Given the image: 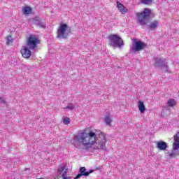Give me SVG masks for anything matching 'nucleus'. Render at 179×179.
I'll list each match as a JSON object with an SVG mask.
<instances>
[{
	"instance_id": "nucleus-1",
	"label": "nucleus",
	"mask_w": 179,
	"mask_h": 179,
	"mask_svg": "<svg viewBox=\"0 0 179 179\" xmlns=\"http://www.w3.org/2000/svg\"><path fill=\"white\" fill-rule=\"evenodd\" d=\"M106 142H107V138L104 133L101 132L99 138H97L96 133L92 131L87 133L85 129L78 131L71 140V143L75 148L83 146L87 149L92 148L95 150H101L105 151L107 150Z\"/></svg>"
},
{
	"instance_id": "nucleus-2",
	"label": "nucleus",
	"mask_w": 179,
	"mask_h": 179,
	"mask_svg": "<svg viewBox=\"0 0 179 179\" xmlns=\"http://www.w3.org/2000/svg\"><path fill=\"white\" fill-rule=\"evenodd\" d=\"M150 9L144 8L143 11L141 13H136V16L141 26H147L148 29L150 30H155L159 27V21L154 20L151 22L149 24V19H150Z\"/></svg>"
},
{
	"instance_id": "nucleus-3",
	"label": "nucleus",
	"mask_w": 179,
	"mask_h": 179,
	"mask_svg": "<svg viewBox=\"0 0 179 179\" xmlns=\"http://www.w3.org/2000/svg\"><path fill=\"white\" fill-rule=\"evenodd\" d=\"M110 45L114 48H121L124 45V41L121 37L117 34H113L109 36Z\"/></svg>"
},
{
	"instance_id": "nucleus-4",
	"label": "nucleus",
	"mask_w": 179,
	"mask_h": 179,
	"mask_svg": "<svg viewBox=\"0 0 179 179\" xmlns=\"http://www.w3.org/2000/svg\"><path fill=\"white\" fill-rule=\"evenodd\" d=\"M69 35V29L68 24H61L57 29V38L60 39L68 38Z\"/></svg>"
},
{
	"instance_id": "nucleus-5",
	"label": "nucleus",
	"mask_w": 179,
	"mask_h": 179,
	"mask_svg": "<svg viewBox=\"0 0 179 179\" xmlns=\"http://www.w3.org/2000/svg\"><path fill=\"white\" fill-rule=\"evenodd\" d=\"M39 43L40 41L38 38L34 35H31L30 37L27 38L25 47H27L29 50H34V48H37V45L39 44Z\"/></svg>"
},
{
	"instance_id": "nucleus-6",
	"label": "nucleus",
	"mask_w": 179,
	"mask_h": 179,
	"mask_svg": "<svg viewBox=\"0 0 179 179\" xmlns=\"http://www.w3.org/2000/svg\"><path fill=\"white\" fill-rule=\"evenodd\" d=\"M145 48H146V44L141 41H138L133 44L131 50L132 52H138L142 51V50H145Z\"/></svg>"
},
{
	"instance_id": "nucleus-7",
	"label": "nucleus",
	"mask_w": 179,
	"mask_h": 179,
	"mask_svg": "<svg viewBox=\"0 0 179 179\" xmlns=\"http://www.w3.org/2000/svg\"><path fill=\"white\" fill-rule=\"evenodd\" d=\"M34 24L40 27V29H45L47 27V23L45 20H41L39 17H35L32 19Z\"/></svg>"
},
{
	"instance_id": "nucleus-8",
	"label": "nucleus",
	"mask_w": 179,
	"mask_h": 179,
	"mask_svg": "<svg viewBox=\"0 0 179 179\" xmlns=\"http://www.w3.org/2000/svg\"><path fill=\"white\" fill-rule=\"evenodd\" d=\"M93 171H94V170L91 169L89 171L86 172V167L83 166L80 168V173L77 175L76 177L74 178V179H78L80 178V177H83V176L85 177H87L89 176V174H92V173H93Z\"/></svg>"
},
{
	"instance_id": "nucleus-9",
	"label": "nucleus",
	"mask_w": 179,
	"mask_h": 179,
	"mask_svg": "<svg viewBox=\"0 0 179 179\" xmlns=\"http://www.w3.org/2000/svg\"><path fill=\"white\" fill-rule=\"evenodd\" d=\"M31 49L27 48V46H24L21 50L20 52L23 58H30L31 57Z\"/></svg>"
},
{
	"instance_id": "nucleus-10",
	"label": "nucleus",
	"mask_w": 179,
	"mask_h": 179,
	"mask_svg": "<svg viewBox=\"0 0 179 179\" xmlns=\"http://www.w3.org/2000/svg\"><path fill=\"white\" fill-rule=\"evenodd\" d=\"M173 150H178L179 149V132H177L176 134L173 137Z\"/></svg>"
},
{
	"instance_id": "nucleus-11",
	"label": "nucleus",
	"mask_w": 179,
	"mask_h": 179,
	"mask_svg": "<svg viewBox=\"0 0 179 179\" xmlns=\"http://www.w3.org/2000/svg\"><path fill=\"white\" fill-rule=\"evenodd\" d=\"M117 8L120 10V12H121V13H122L123 15L128 12V9L125 7V6L120 3V1H117Z\"/></svg>"
},
{
	"instance_id": "nucleus-12",
	"label": "nucleus",
	"mask_w": 179,
	"mask_h": 179,
	"mask_svg": "<svg viewBox=\"0 0 179 179\" xmlns=\"http://www.w3.org/2000/svg\"><path fill=\"white\" fill-rule=\"evenodd\" d=\"M155 59V63L154 64V66H155V68H162V66L165 64L164 60L163 59L156 57Z\"/></svg>"
},
{
	"instance_id": "nucleus-13",
	"label": "nucleus",
	"mask_w": 179,
	"mask_h": 179,
	"mask_svg": "<svg viewBox=\"0 0 179 179\" xmlns=\"http://www.w3.org/2000/svg\"><path fill=\"white\" fill-rule=\"evenodd\" d=\"M157 148L159 150H166L167 149V143L164 141H159L157 143Z\"/></svg>"
},
{
	"instance_id": "nucleus-14",
	"label": "nucleus",
	"mask_w": 179,
	"mask_h": 179,
	"mask_svg": "<svg viewBox=\"0 0 179 179\" xmlns=\"http://www.w3.org/2000/svg\"><path fill=\"white\" fill-rule=\"evenodd\" d=\"M137 106L138 107V110L141 114H143L145 111H146V107H145V103L142 101H138Z\"/></svg>"
},
{
	"instance_id": "nucleus-15",
	"label": "nucleus",
	"mask_w": 179,
	"mask_h": 179,
	"mask_svg": "<svg viewBox=\"0 0 179 179\" xmlns=\"http://www.w3.org/2000/svg\"><path fill=\"white\" fill-rule=\"evenodd\" d=\"M104 121L106 125H111V116L110 115V113H108L105 115Z\"/></svg>"
},
{
	"instance_id": "nucleus-16",
	"label": "nucleus",
	"mask_w": 179,
	"mask_h": 179,
	"mask_svg": "<svg viewBox=\"0 0 179 179\" xmlns=\"http://www.w3.org/2000/svg\"><path fill=\"white\" fill-rule=\"evenodd\" d=\"M31 10L32 9L29 6H26L22 8V12L24 15H30V13H31Z\"/></svg>"
},
{
	"instance_id": "nucleus-17",
	"label": "nucleus",
	"mask_w": 179,
	"mask_h": 179,
	"mask_svg": "<svg viewBox=\"0 0 179 179\" xmlns=\"http://www.w3.org/2000/svg\"><path fill=\"white\" fill-rule=\"evenodd\" d=\"M176 102L175 99H170L168 101H167V105L169 106V107H174V106H176Z\"/></svg>"
},
{
	"instance_id": "nucleus-18",
	"label": "nucleus",
	"mask_w": 179,
	"mask_h": 179,
	"mask_svg": "<svg viewBox=\"0 0 179 179\" xmlns=\"http://www.w3.org/2000/svg\"><path fill=\"white\" fill-rule=\"evenodd\" d=\"M161 69L163 70L164 72L170 73V69H169V66H167L166 63L163 64L162 67H161Z\"/></svg>"
},
{
	"instance_id": "nucleus-19",
	"label": "nucleus",
	"mask_w": 179,
	"mask_h": 179,
	"mask_svg": "<svg viewBox=\"0 0 179 179\" xmlns=\"http://www.w3.org/2000/svg\"><path fill=\"white\" fill-rule=\"evenodd\" d=\"M140 2L143 5H150L153 2V0H140Z\"/></svg>"
},
{
	"instance_id": "nucleus-20",
	"label": "nucleus",
	"mask_w": 179,
	"mask_h": 179,
	"mask_svg": "<svg viewBox=\"0 0 179 179\" xmlns=\"http://www.w3.org/2000/svg\"><path fill=\"white\" fill-rule=\"evenodd\" d=\"M73 108H75V106H73V103H68L67 106L66 108H64V109H67V110H73Z\"/></svg>"
},
{
	"instance_id": "nucleus-21",
	"label": "nucleus",
	"mask_w": 179,
	"mask_h": 179,
	"mask_svg": "<svg viewBox=\"0 0 179 179\" xmlns=\"http://www.w3.org/2000/svg\"><path fill=\"white\" fill-rule=\"evenodd\" d=\"M68 173V169H66L63 174L62 175V177L63 179H68V178H71V177H66V174Z\"/></svg>"
},
{
	"instance_id": "nucleus-22",
	"label": "nucleus",
	"mask_w": 179,
	"mask_h": 179,
	"mask_svg": "<svg viewBox=\"0 0 179 179\" xmlns=\"http://www.w3.org/2000/svg\"><path fill=\"white\" fill-rule=\"evenodd\" d=\"M66 169V166H61L58 170V174H62V173L64 172V170H65Z\"/></svg>"
},
{
	"instance_id": "nucleus-23",
	"label": "nucleus",
	"mask_w": 179,
	"mask_h": 179,
	"mask_svg": "<svg viewBox=\"0 0 179 179\" xmlns=\"http://www.w3.org/2000/svg\"><path fill=\"white\" fill-rule=\"evenodd\" d=\"M63 122L65 124V125H68L71 124V120L69 118L64 119Z\"/></svg>"
},
{
	"instance_id": "nucleus-24",
	"label": "nucleus",
	"mask_w": 179,
	"mask_h": 179,
	"mask_svg": "<svg viewBox=\"0 0 179 179\" xmlns=\"http://www.w3.org/2000/svg\"><path fill=\"white\" fill-rule=\"evenodd\" d=\"M10 40H12V36H8L7 37L6 44L9 45V43H10Z\"/></svg>"
},
{
	"instance_id": "nucleus-25",
	"label": "nucleus",
	"mask_w": 179,
	"mask_h": 179,
	"mask_svg": "<svg viewBox=\"0 0 179 179\" xmlns=\"http://www.w3.org/2000/svg\"><path fill=\"white\" fill-rule=\"evenodd\" d=\"M5 103H6V101H5V99H3V98L0 97V104H5Z\"/></svg>"
},
{
	"instance_id": "nucleus-26",
	"label": "nucleus",
	"mask_w": 179,
	"mask_h": 179,
	"mask_svg": "<svg viewBox=\"0 0 179 179\" xmlns=\"http://www.w3.org/2000/svg\"><path fill=\"white\" fill-rule=\"evenodd\" d=\"M176 155L177 154L176 152H173L172 153L169 154V157H174L176 156Z\"/></svg>"
},
{
	"instance_id": "nucleus-27",
	"label": "nucleus",
	"mask_w": 179,
	"mask_h": 179,
	"mask_svg": "<svg viewBox=\"0 0 179 179\" xmlns=\"http://www.w3.org/2000/svg\"><path fill=\"white\" fill-rule=\"evenodd\" d=\"M67 179H71V178H67Z\"/></svg>"
}]
</instances>
